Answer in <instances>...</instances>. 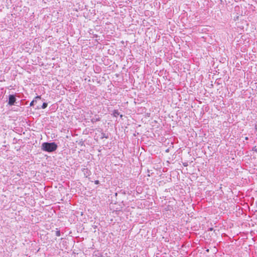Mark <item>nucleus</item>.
Listing matches in <instances>:
<instances>
[{
    "label": "nucleus",
    "mask_w": 257,
    "mask_h": 257,
    "mask_svg": "<svg viewBox=\"0 0 257 257\" xmlns=\"http://www.w3.org/2000/svg\"><path fill=\"white\" fill-rule=\"evenodd\" d=\"M175 203V200L171 199L168 201V204L167 205V202L165 203V205L163 206V210L167 211H171L174 209V204Z\"/></svg>",
    "instance_id": "nucleus-2"
},
{
    "label": "nucleus",
    "mask_w": 257,
    "mask_h": 257,
    "mask_svg": "<svg viewBox=\"0 0 257 257\" xmlns=\"http://www.w3.org/2000/svg\"><path fill=\"white\" fill-rule=\"evenodd\" d=\"M35 101L34 100H33L31 103H30V105L32 106L34 104V103Z\"/></svg>",
    "instance_id": "nucleus-7"
},
{
    "label": "nucleus",
    "mask_w": 257,
    "mask_h": 257,
    "mask_svg": "<svg viewBox=\"0 0 257 257\" xmlns=\"http://www.w3.org/2000/svg\"><path fill=\"white\" fill-rule=\"evenodd\" d=\"M95 184H98L99 183V181L98 180H95L94 182Z\"/></svg>",
    "instance_id": "nucleus-6"
},
{
    "label": "nucleus",
    "mask_w": 257,
    "mask_h": 257,
    "mask_svg": "<svg viewBox=\"0 0 257 257\" xmlns=\"http://www.w3.org/2000/svg\"><path fill=\"white\" fill-rule=\"evenodd\" d=\"M119 114V112L118 111V110H114L113 111V115L115 116V117H116L117 115H118Z\"/></svg>",
    "instance_id": "nucleus-4"
},
{
    "label": "nucleus",
    "mask_w": 257,
    "mask_h": 257,
    "mask_svg": "<svg viewBox=\"0 0 257 257\" xmlns=\"http://www.w3.org/2000/svg\"><path fill=\"white\" fill-rule=\"evenodd\" d=\"M16 101V98L14 95H10L9 97V104L12 105Z\"/></svg>",
    "instance_id": "nucleus-3"
},
{
    "label": "nucleus",
    "mask_w": 257,
    "mask_h": 257,
    "mask_svg": "<svg viewBox=\"0 0 257 257\" xmlns=\"http://www.w3.org/2000/svg\"><path fill=\"white\" fill-rule=\"evenodd\" d=\"M169 148L165 150V152H167H167H169Z\"/></svg>",
    "instance_id": "nucleus-8"
},
{
    "label": "nucleus",
    "mask_w": 257,
    "mask_h": 257,
    "mask_svg": "<svg viewBox=\"0 0 257 257\" xmlns=\"http://www.w3.org/2000/svg\"><path fill=\"white\" fill-rule=\"evenodd\" d=\"M43 151L48 152H52L57 149V145L55 143H44L42 145Z\"/></svg>",
    "instance_id": "nucleus-1"
},
{
    "label": "nucleus",
    "mask_w": 257,
    "mask_h": 257,
    "mask_svg": "<svg viewBox=\"0 0 257 257\" xmlns=\"http://www.w3.org/2000/svg\"><path fill=\"white\" fill-rule=\"evenodd\" d=\"M254 151L256 152H257V149H254Z\"/></svg>",
    "instance_id": "nucleus-10"
},
{
    "label": "nucleus",
    "mask_w": 257,
    "mask_h": 257,
    "mask_svg": "<svg viewBox=\"0 0 257 257\" xmlns=\"http://www.w3.org/2000/svg\"><path fill=\"white\" fill-rule=\"evenodd\" d=\"M47 106V103H46L45 102L43 103V105H42L43 108H45Z\"/></svg>",
    "instance_id": "nucleus-5"
},
{
    "label": "nucleus",
    "mask_w": 257,
    "mask_h": 257,
    "mask_svg": "<svg viewBox=\"0 0 257 257\" xmlns=\"http://www.w3.org/2000/svg\"><path fill=\"white\" fill-rule=\"evenodd\" d=\"M36 98H38V99H40L41 98V96H37Z\"/></svg>",
    "instance_id": "nucleus-9"
}]
</instances>
